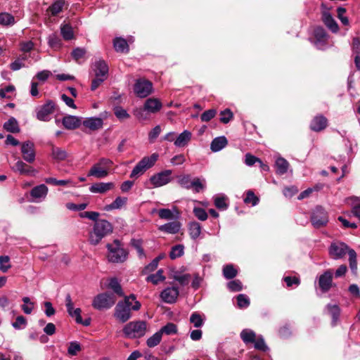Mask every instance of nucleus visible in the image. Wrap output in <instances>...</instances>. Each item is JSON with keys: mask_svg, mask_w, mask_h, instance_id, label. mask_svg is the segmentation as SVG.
Wrapping results in <instances>:
<instances>
[{"mask_svg": "<svg viewBox=\"0 0 360 360\" xmlns=\"http://www.w3.org/2000/svg\"><path fill=\"white\" fill-rule=\"evenodd\" d=\"M48 191V187L44 184L34 187L30 191V195L33 198L32 201L35 202L43 201L46 198Z\"/></svg>", "mask_w": 360, "mask_h": 360, "instance_id": "18", "label": "nucleus"}, {"mask_svg": "<svg viewBox=\"0 0 360 360\" xmlns=\"http://www.w3.org/2000/svg\"><path fill=\"white\" fill-rule=\"evenodd\" d=\"M347 203L353 205L352 213L353 214L360 219V198L353 196L347 200Z\"/></svg>", "mask_w": 360, "mask_h": 360, "instance_id": "40", "label": "nucleus"}, {"mask_svg": "<svg viewBox=\"0 0 360 360\" xmlns=\"http://www.w3.org/2000/svg\"><path fill=\"white\" fill-rule=\"evenodd\" d=\"M275 166L276 173L279 175H283L288 172L289 163L285 159L279 157L276 160Z\"/></svg>", "mask_w": 360, "mask_h": 360, "instance_id": "30", "label": "nucleus"}, {"mask_svg": "<svg viewBox=\"0 0 360 360\" xmlns=\"http://www.w3.org/2000/svg\"><path fill=\"white\" fill-rule=\"evenodd\" d=\"M328 126V120L322 115L315 116L310 123V129L314 131H321Z\"/></svg>", "mask_w": 360, "mask_h": 360, "instance_id": "20", "label": "nucleus"}, {"mask_svg": "<svg viewBox=\"0 0 360 360\" xmlns=\"http://www.w3.org/2000/svg\"><path fill=\"white\" fill-rule=\"evenodd\" d=\"M172 172L170 169H166L154 174L150 177V184L154 188H158L167 185L172 181Z\"/></svg>", "mask_w": 360, "mask_h": 360, "instance_id": "9", "label": "nucleus"}, {"mask_svg": "<svg viewBox=\"0 0 360 360\" xmlns=\"http://www.w3.org/2000/svg\"><path fill=\"white\" fill-rule=\"evenodd\" d=\"M11 265L10 264V258L8 256H0V270L5 273L10 268Z\"/></svg>", "mask_w": 360, "mask_h": 360, "instance_id": "49", "label": "nucleus"}, {"mask_svg": "<svg viewBox=\"0 0 360 360\" xmlns=\"http://www.w3.org/2000/svg\"><path fill=\"white\" fill-rule=\"evenodd\" d=\"M161 339L162 334L160 331H158L147 340L146 344L149 347H154L160 342Z\"/></svg>", "mask_w": 360, "mask_h": 360, "instance_id": "46", "label": "nucleus"}, {"mask_svg": "<svg viewBox=\"0 0 360 360\" xmlns=\"http://www.w3.org/2000/svg\"><path fill=\"white\" fill-rule=\"evenodd\" d=\"M134 91L138 97L146 98L153 91V84L146 79H139L135 82Z\"/></svg>", "mask_w": 360, "mask_h": 360, "instance_id": "10", "label": "nucleus"}, {"mask_svg": "<svg viewBox=\"0 0 360 360\" xmlns=\"http://www.w3.org/2000/svg\"><path fill=\"white\" fill-rule=\"evenodd\" d=\"M144 110L149 113H156L160 110L162 104L158 98H148L144 103Z\"/></svg>", "mask_w": 360, "mask_h": 360, "instance_id": "24", "label": "nucleus"}, {"mask_svg": "<svg viewBox=\"0 0 360 360\" xmlns=\"http://www.w3.org/2000/svg\"><path fill=\"white\" fill-rule=\"evenodd\" d=\"M223 274L226 279H231L236 276L237 270L233 267V265L229 264L224 267Z\"/></svg>", "mask_w": 360, "mask_h": 360, "instance_id": "47", "label": "nucleus"}, {"mask_svg": "<svg viewBox=\"0 0 360 360\" xmlns=\"http://www.w3.org/2000/svg\"><path fill=\"white\" fill-rule=\"evenodd\" d=\"M4 128L9 132L17 133L20 131V128L17 120L14 117L10 118L4 124Z\"/></svg>", "mask_w": 360, "mask_h": 360, "instance_id": "38", "label": "nucleus"}, {"mask_svg": "<svg viewBox=\"0 0 360 360\" xmlns=\"http://www.w3.org/2000/svg\"><path fill=\"white\" fill-rule=\"evenodd\" d=\"M191 181L189 175L181 176L178 179L179 185L185 188L189 189L191 188Z\"/></svg>", "mask_w": 360, "mask_h": 360, "instance_id": "54", "label": "nucleus"}, {"mask_svg": "<svg viewBox=\"0 0 360 360\" xmlns=\"http://www.w3.org/2000/svg\"><path fill=\"white\" fill-rule=\"evenodd\" d=\"M93 71L95 77L108 78V66L104 60L96 61L93 65Z\"/></svg>", "mask_w": 360, "mask_h": 360, "instance_id": "21", "label": "nucleus"}, {"mask_svg": "<svg viewBox=\"0 0 360 360\" xmlns=\"http://www.w3.org/2000/svg\"><path fill=\"white\" fill-rule=\"evenodd\" d=\"M179 295V290L176 287L167 288L162 291L160 297L166 303H174Z\"/></svg>", "mask_w": 360, "mask_h": 360, "instance_id": "19", "label": "nucleus"}, {"mask_svg": "<svg viewBox=\"0 0 360 360\" xmlns=\"http://www.w3.org/2000/svg\"><path fill=\"white\" fill-rule=\"evenodd\" d=\"M27 325V320L26 319L22 316H18L16 318V320L15 322L12 323V326L15 329H20L22 328H25Z\"/></svg>", "mask_w": 360, "mask_h": 360, "instance_id": "63", "label": "nucleus"}, {"mask_svg": "<svg viewBox=\"0 0 360 360\" xmlns=\"http://www.w3.org/2000/svg\"><path fill=\"white\" fill-rule=\"evenodd\" d=\"M328 253L331 258L340 259L343 258L347 253L349 255V267L354 274L357 272L356 253L345 243L335 241L330 244L328 248Z\"/></svg>", "mask_w": 360, "mask_h": 360, "instance_id": "1", "label": "nucleus"}, {"mask_svg": "<svg viewBox=\"0 0 360 360\" xmlns=\"http://www.w3.org/2000/svg\"><path fill=\"white\" fill-rule=\"evenodd\" d=\"M321 20L326 27L333 33L339 31V26L325 5H321Z\"/></svg>", "mask_w": 360, "mask_h": 360, "instance_id": "13", "label": "nucleus"}, {"mask_svg": "<svg viewBox=\"0 0 360 360\" xmlns=\"http://www.w3.org/2000/svg\"><path fill=\"white\" fill-rule=\"evenodd\" d=\"M112 165V162L110 159L101 158L92 166L88 176H92L98 179L104 178L108 176Z\"/></svg>", "mask_w": 360, "mask_h": 360, "instance_id": "8", "label": "nucleus"}, {"mask_svg": "<svg viewBox=\"0 0 360 360\" xmlns=\"http://www.w3.org/2000/svg\"><path fill=\"white\" fill-rule=\"evenodd\" d=\"M23 304L21 306V309L23 312L26 314H30L34 307V303L32 302L28 297H24L22 299Z\"/></svg>", "mask_w": 360, "mask_h": 360, "instance_id": "41", "label": "nucleus"}, {"mask_svg": "<svg viewBox=\"0 0 360 360\" xmlns=\"http://www.w3.org/2000/svg\"><path fill=\"white\" fill-rule=\"evenodd\" d=\"M112 231L110 222L101 219L95 222L92 231L89 233V240L91 244L96 245L107 235Z\"/></svg>", "mask_w": 360, "mask_h": 360, "instance_id": "3", "label": "nucleus"}, {"mask_svg": "<svg viewBox=\"0 0 360 360\" xmlns=\"http://www.w3.org/2000/svg\"><path fill=\"white\" fill-rule=\"evenodd\" d=\"M244 202L245 203H251L254 206L258 203L259 199L257 196H255L252 191H249L247 192V195L245 198L244 199Z\"/></svg>", "mask_w": 360, "mask_h": 360, "instance_id": "64", "label": "nucleus"}, {"mask_svg": "<svg viewBox=\"0 0 360 360\" xmlns=\"http://www.w3.org/2000/svg\"><path fill=\"white\" fill-rule=\"evenodd\" d=\"M184 253V246L183 245H176L172 248L169 257L172 259H175Z\"/></svg>", "mask_w": 360, "mask_h": 360, "instance_id": "43", "label": "nucleus"}, {"mask_svg": "<svg viewBox=\"0 0 360 360\" xmlns=\"http://www.w3.org/2000/svg\"><path fill=\"white\" fill-rule=\"evenodd\" d=\"M158 213L160 219L166 220L178 219L180 217V212L176 206H173L172 210L160 209Z\"/></svg>", "mask_w": 360, "mask_h": 360, "instance_id": "22", "label": "nucleus"}, {"mask_svg": "<svg viewBox=\"0 0 360 360\" xmlns=\"http://www.w3.org/2000/svg\"><path fill=\"white\" fill-rule=\"evenodd\" d=\"M15 22V19L13 15L7 13H0V25H11Z\"/></svg>", "mask_w": 360, "mask_h": 360, "instance_id": "48", "label": "nucleus"}, {"mask_svg": "<svg viewBox=\"0 0 360 360\" xmlns=\"http://www.w3.org/2000/svg\"><path fill=\"white\" fill-rule=\"evenodd\" d=\"M352 54L356 56L360 55V37H354L352 43Z\"/></svg>", "mask_w": 360, "mask_h": 360, "instance_id": "61", "label": "nucleus"}, {"mask_svg": "<svg viewBox=\"0 0 360 360\" xmlns=\"http://www.w3.org/2000/svg\"><path fill=\"white\" fill-rule=\"evenodd\" d=\"M64 4L65 1L63 0H58L49 6L48 10L52 15H56L62 11Z\"/></svg>", "mask_w": 360, "mask_h": 360, "instance_id": "44", "label": "nucleus"}, {"mask_svg": "<svg viewBox=\"0 0 360 360\" xmlns=\"http://www.w3.org/2000/svg\"><path fill=\"white\" fill-rule=\"evenodd\" d=\"M228 288L231 291L238 292L242 290L243 285L239 280H233L228 283Z\"/></svg>", "mask_w": 360, "mask_h": 360, "instance_id": "62", "label": "nucleus"}, {"mask_svg": "<svg viewBox=\"0 0 360 360\" xmlns=\"http://www.w3.org/2000/svg\"><path fill=\"white\" fill-rule=\"evenodd\" d=\"M127 201V198L125 197H117L111 204L106 205L105 210L110 211L120 209L126 204Z\"/></svg>", "mask_w": 360, "mask_h": 360, "instance_id": "36", "label": "nucleus"}, {"mask_svg": "<svg viewBox=\"0 0 360 360\" xmlns=\"http://www.w3.org/2000/svg\"><path fill=\"white\" fill-rule=\"evenodd\" d=\"M158 157V154L155 153L150 156L143 158L132 169L130 177L136 179L143 175L147 169L155 164Z\"/></svg>", "mask_w": 360, "mask_h": 360, "instance_id": "5", "label": "nucleus"}, {"mask_svg": "<svg viewBox=\"0 0 360 360\" xmlns=\"http://www.w3.org/2000/svg\"><path fill=\"white\" fill-rule=\"evenodd\" d=\"M347 12L346 8L343 7H338L337 8L338 18L340 19L341 22L344 25H348L349 23V19L347 16H345L344 14Z\"/></svg>", "mask_w": 360, "mask_h": 360, "instance_id": "56", "label": "nucleus"}, {"mask_svg": "<svg viewBox=\"0 0 360 360\" xmlns=\"http://www.w3.org/2000/svg\"><path fill=\"white\" fill-rule=\"evenodd\" d=\"M51 155L53 159L58 161H62L65 160L68 158V153L66 150L60 148L53 147L51 150Z\"/></svg>", "mask_w": 360, "mask_h": 360, "instance_id": "39", "label": "nucleus"}, {"mask_svg": "<svg viewBox=\"0 0 360 360\" xmlns=\"http://www.w3.org/2000/svg\"><path fill=\"white\" fill-rule=\"evenodd\" d=\"M60 32L65 40H70L74 37L72 28L68 24L61 25Z\"/></svg>", "mask_w": 360, "mask_h": 360, "instance_id": "42", "label": "nucleus"}, {"mask_svg": "<svg viewBox=\"0 0 360 360\" xmlns=\"http://www.w3.org/2000/svg\"><path fill=\"white\" fill-rule=\"evenodd\" d=\"M21 153L24 160L32 163L35 160L34 145L31 141H26L21 145Z\"/></svg>", "mask_w": 360, "mask_h": 360, "instance_id": "15", "label": "nucleus"}, {"mask_svg": "<svg viewBox=\"0 0 360 360\" xmlns=\"http://www.w3.org/2000/svg\"><path fill=\"white\" fill-rule=\"evenodd\" d=\"M240 338L245 344L253 343L256 339L255 333L248 328L244 329L240 334Z\"/></svg>", "mask_w": 360, "mask_h": 360, "instance_id": "31", "label": "nucleus"}, {"mask_svg": "<svg viewBox=\"0 0 360 360\" xmlns=\"http://www.w3.org/2000/svg\"><path fill=\"white\" fill-rule=\"evenodd\" d=\"M115 187V184L112 182H100L92 184L89 191L93 193H105L106 192L112 190Z\"/></svg>", "mask_w": 360, "mask_h": 360, "instance_id": "23", "label": "nucleus"}, {"mask_svg": "<svg viewBox=\"0 0 360 360\" xmlns=\"http://www.w3.org/2000/svg\"><path fill=\"white\" fill-rule=\"evenodd\" d=\"M220 115V121L224 124H227L233 118V113L229 109L221 111Z\"/></svg>", "mask_w": 360, "mask_h": 360, "instance_id": "58", "label": "nucleus"}, {"mask_svg": "<svg viewBox=\"0 0 360 360\" xmlns=\"http://www.w3.org/2000/svg\"><path fill=\"white\" fill-rule=\"evenodd\" d=\"M81 120L73 115H68L63 117V124L68 129H74L79 127Z\"/></svg>", "mask_w": 360, "mask_h": 360, "instance_id": "28", "label": "nucleus"}, {"mask_svg": "<svg viewBox=\"0 0 360 360\" xmlns=\"http://www.w3.org/2000/svg\"><path fill=\"white\" fill-rule=\"evenodd\" d=\"M116 302L115 295L109 292H103L94 297L92 306L97 310L110 309Z\"/></svg>", "mask_w": 360, "mask_h": 360, "instance_id": "7", "label": "nucleus"}, {"mask_svg": "<svg viewBox=\"0 0 360 360\" xmlns=\"http://www.w3.org/2000/svg\"><path fill=\"white\" fill-rule=\"evenodd\" d=\"M190 321H191V323L193 324V326L195 328L201 327L202 326V324H203V319H202V318L197 312H194V313H193L191 314V316L190 317Z\"/></svg>", "mask_w": 360, "mask_h": 360, "instance_id": "51", "label": "nucleus"}, {"mask_svg": "<svg viewBox=\"0 0 360 360\" xmlns=\"http://www.w3.org/2000/svg\"><path fill=\"white\" fill-rule=\"evenodd\" d=\"M81 312H82V311L79 308H76L74 310V312L72 314L71 317L74 318L75 319V321L77 323L82 324L83 326H85L90 325V323H91L90 319L83 321L82 319V316H81Z\"/></svg>", "mask_w": 360, "mask_h": 360, "instance_id": "45", "label": "nucleus"}, {"mask_svg": "<svg viewBox=\"0 0 360 360\" xmlns=\"http://www.w3.org/2000/svg\"><path fill=\"white\" fill-rule=\"evenodd\" d=\"M181 226L180 222L174 221L160 226L158 229L167 233L174 234L179 231Z\"/></svg>", "mask_w": 360, "mask_h": 360, "instance_id": "26", "label": "nucleus"}, {"mask_svg": "<svg viewBox=\"0 0 360 360\" xmlns=\"http://www.w3.org/2000/svg\"><path fill=\"white\" fill-rule=\"evenodd\" d=\"M228 143L225 136H219L213 139L210 144V148L213 152H218L223 149Z\"/></svg>", "mask_w": 360, "mask_h": 360, "instance_id": "29", "label": "nucleus"}, {"mask_svg": "<svg viewBox=\"0 0 360 360\" xmlns=\"http://www.w3.org/2000/svg\"><path fill=\"white\" fill-rule=\"evenodd\" d=\"M114 48L117 52L127 53L129 51V46L127 41L121 37H117L115 39Z\"/></svg>", "mask_w": 360, "mask_h": 360, "instance_id": "32", "label": "nucleus"}, {"mask_svg": "<svg viewBox=\"0 0 360 360\" xmlns=\"http://www.w3.org/2000/svg\"><path fill=\"white\" fill-rule=\"evenodd\" d=\"M174 278L175 281H178L181 285H186L189 283L191 276L188 274H176L174 276Z\"/></svg>", "mask_w": 360, "mask_h": 360, "instance_id": "57", "label": "nucleus"}, {"mask_svg": "<svg viewBox=\"0 0 360 360\" xmlns=\"http://www.w3.org/2000/svg\"><path fill=\"white\" fill-rule=\"evenodd\" d=\"M114 112L115 116L120 120H124L129 117V115L128 114L127 110H125L122 107L115 108Z\"/></svg>", "mask_w": 360, "mask_h": 360, "instance_id": "60", "label": "nucleus"}, {"mask_svg": "<svg viewBox=\"0 0 360 360\" xmlns=\"http://www.w3.org/2000/svg\"><path fill=\"white\" fill-rule=\"evenodd\" d=\"M193 213L195 216L200 221H205L208 217L205 210L201 207H194Z\"/></svg>", "mask_w": 360, "mask_h": 360, "instance_id": "59", "label": "nucleus"}, {"mask_svg": "<svg viewBox=\"0 0 360 360\" xmlns=\"http://www.w3.org/2000/svg\"><path fill=\"white\" fill-rule=\"evenodd\" d=\"M176 326L172 323H168L167 325L163 326L159 331L162 335L165 333L167 335H172L176 333Z\"/></svg>", "mask_w": 360, "mask_h": 360, "instance_id": "52", "label": "nucleus"}, {"mask_svg": "<svg viewBox=\"0 0 360 360\" xmlns=\"http://www.w3.org/2000/svg\"><path fill=\"white\" fill-rule=\"evenodd\" d=\"M54 103L49 101L37 109V118L40 121L48 122L50 120L51 115L54 112Z\"/></svg>", "mask_w": 360, "mask_h": 360, "instance_id": "12", "label": "nucleus"}, {"mask_svg": "<svg viewBox=\"0 0 360 360\" xmlns=\"http://www.w3.org/2000/svg\"><path fill=\"white\" fill-rule=\"evenodd\" d=\"M108 288L111 289L115 294L120 297H124L123 290L118 280L116 278H111L108 285Z\"/></svg>", "mask_w": 360, "mask_h": 360, "instance_id": "34", "label": "nucleus"}, {"mask_svg": "<svg viewBox=\"0 0 360 360\" xmlns=\"http://www.w3.org/2000/svg\"><path fill=\"white\" fill-rule=\"evenodd\" d=\"M192 138V134L188 130H184L181 133L174 141V145L179 148L186 146Z\"/></svg>", "mask_w": 360, "mask_h": 360, "instance_id": "25", "label": "nucleus"}, {"mask_svg": "<svg viewBox=\"0 0 360 360\" xmlns=\"http://www.w3.org/2000/svg\"><path fill=\"white\" fill-rule=\"evenodd\" d=\"M11 168L14 172H18L22 175L34 176L37 172L32 167L27 165L20 159Z\"/></svg>", "mask_w": 360, "mask_h": 360, "instance_id": "16", "label": "nucleus"}, {"mask_svg": "<svg viewBox=\"0 0 360 360\" xmlns=\"http://www.w3.org/2000/svg\"><path fill=\"white\" fill-rule=\"evenodd\" d=\"M205 181L204 179L200 180L198 178H195L191 181V188H193L195 192L198 193L205 188Z\"/></svg>", "mask_w": 360, "mask_h": 360, "instance_id": "50", "label": "nucleus"}, {"mask_svg": "<svg viewBox=\"0 0 360 360\" xmlns=\"http://www.w3.org/2000/svg\"><path fill=\"white\" fill-rule=\"evenodd\" d=\"M333 283V272L331 270L326 271L323 274L319 276V285L321 291L323 292H328Z\"/></svg>", "mask_w": 360, "mask_h": 360, "instance_id": "17", "label": "nucleus"}, {"mask_svg": "<svg viewBox=\"0 0 360 360\" xmlns=\"http://www.w3.org/2000/svg\"><path fill=\"white\" fill-rule=\"evenodd\" d=\"M129 298H132L134 301V304L131 306L132 310L138 311L141 307V303L136 300L134 294L124 296V300L117 302L114 312V316L122 323L127 322L131 317V308L129 307L127 304Z\"/></svg>", "mask_w": 360, "mask_h": 360, "instance_id": "2", "label": "nucleus"}, {"mask_svg": "<svg viewBox=\"0 0 360 360\" xmlns=\"http://www.w3.org/2000/svg\"><path fill=\"white\" fill-rule=\"evenodd\" d=\"M164 271L159 269L155 274H150L146 278V281L151 282L154 285L158 284L161 281L165 280V276L163 275Z\"/></svg>", "mask_w": 360, "mask_h": 360, "instance_id": "37", "label": "nucleus"}, {"mask_svg": "<svg viewBox=\"0 0 360 360\" xmlns=\"http://www.w3.org/2000/svg\"><path fill=\"white\" fill-rule=\"evenodd\" d=\"M148 331V324L145 321H134L126 324L122 329L125 338L129 339L140 338Z\"/></svg>", "mask_w": 360, "mask_h": 360, "instance_id": "4", "label": "nucleus"}, {"mask_svg": "<svg viewBox=\"0 0 360 360\" xmlns=\"http://www.w3.org/2000/svg\"><path fill=\"white\" fill-rule=\"evenodd\" d=\"M314 34L315 38L314 45L319 49H324L328 43L329 35L327 34L326 30L321 27H318L315 28L314 31Z\"/></svg>", "mask_w": 360, "mask_h": 360, "instance_id": "14", "label": "nucleus"}, {"mask_svg": "<svg viewBox=\"0 0 360 360\" xmlns=\"http://www.w3.org/2000/svg\"><path fill=\"white\" fill-rule=\"evenodd\" d=\"M312 225L315 228H320L327 224L328 218L326 212L321 207H316L311 217Z\"/></svg>", "mask_w": 360, "mask_h": 360, "instance_id": "11", "label": "nucleus"}, {"mask_svg": "<svg viewBox=\"0 0 360 360\" xmlns=\"http://www.w3.org/2000/svg\"><path fill=\"white\" fill-rule=\"evenodd\" d=\"M108 259L110 262L122 263L124 262L128 255V252L121 246L118 240H115L112 244H108Z\"/></svg>", "mask_w": 360, "mask_h": 360, "instance_id": "6", "label": "nucleus"}, {"mask_svg": "<svg viewBox=\"0 0 360 360\" xmlns=\"http://www.w3.org/2000/svg\"><path fill=\"white\" fill-rule=\"evenodd\" d=\"M202 227L198 222L193 221L188 224V232L191 238L197 239L201 233Z\"/></svg>", "mask_w": 360, "mask_h": 360, "instance_id": "33", "label": "nucleus"}, {"mask_svg": "<svg viewBox=\"0 0 360 360\" xmlns=\"http://www.w3.org/2000/svg\"><path fill=\"white\" fill-rule=\"evenodd\" d=\"M237 304L240 308H246L250 305V300L247 295L240 294L237 296Z\"/></svg>", "mask_w": 360, "mask_h": 360, "instance_id": "53", "label": "nucleus"}, {"mask_svg": "<svg viewBox=\"0 0 360 360\" xmlns=\"http://www.w3.org/2000/svg\"><path fill=\"white\" fill-rule=\"evenodd\" d=\"M103 124V120L99 117H89L83 121V125L93 131L102 128Z\"/></svg>", "mask_w": 360, "mask_h": 360, "instance_id": "27", "label": "nucleus"}, {"mask_svg": "<svg viewBox=\"0 0 360 360\" xmlns=\"http://www.w3.org/2000/svg\"><path fill=\"white\" fill-rule=\"evenodd\" d=\"M328 313L332 316L333 324L335 325L340 314V309L337 304H328L326 307Z\"/></svg>", "mask_w": 360, "mask_h": 360, "instance_id": "35", "label": "nucleus"}, {"mask_svg": "<svg viewBox=\"0 0 360 360\" xmlns=\"http://www.w3.org/2000/svg\"><path fill=\"white\" fill-rule=\"evenodd\" d=\"M214 205L221 210H226L228 207L226 198L224 196H217L214 198Z\"/></svg>", "mask_w": 360, "mask_h": 360, "instance_id": "55", "label": "nucleus"}]
</instances>
